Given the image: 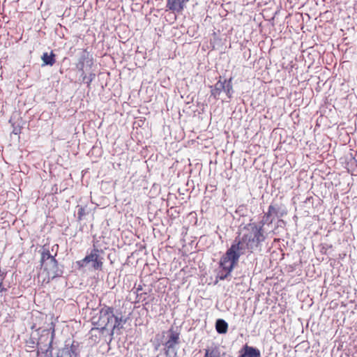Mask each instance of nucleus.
<instances>
[{
    "label": "nucleus",
    "mask_w": 357,
    "mask_h": 357,
    "mask_svg": "<svg viewBox=\"0 0 357 357\" xmlns=\"http://www.w3.org/2000/svg\"><path fill=\"white\" fill-rule=\"evenodd\" d=\"M264 226L259 222H250L240 229L238 236L235 238L233 243L245 254V251L252 253L256 250L261 251V244L267 237Z\"/></svg>",
    "instance_id": "nucleus-1"
},
{
    "label": "nucleus",
    "mask_w": 357,
    "mask_h": 357,
    "mask_svg": "<svg viewBox=\"0 0 357 357\" xmlns=\"http://www.w3.org/2000/svg\"><path fill=\"white\" fill-rule=\"evenodd\" d=\"M125 323L126 319H123L122 315H116L114 307L105 305L99 310L98 320L93 321V324L105 327V329H107V327L110 328V331L108 332L110 336L109 342L113 339L115 331L123 328Z\"/></svg>",
    "instance_id": "nucleus-2"
},
{
    "label": "nucleus",
    "mask_w": 357,
    "mask_h": 357,
    "mask_svg": "<svg viewBox=\"0 0 357 357\" xmlns=\"http://www.w3.org/2000/svg\"><path fill=\"white\" fill-rule=\"evenodd\" d=\"M243 252L232 243L231 247L227 250L225 254L220 260V270L217 274V278L220 280H224L231 275L234 266L238 261L241 255Z\"/></svg>",
    "instance_id": "nucleus-3"
},
{
    "label": "nucleus",
    "mask_w": 357,
    "mask_h": 357,
    "mask_svg": "<svg viewBox=\"0 0 357 357\" xmlns=\"http://www.w3.org/2000/svg\"><path fill=\"white\" fill-rule=\"evenodd\" d=\"M40 263L43 271L46 272L48 282L61 275L62 271L59 268L55 257L50 254L46 245L43 247Z\"/></svg>",
    "instance_id": "nucleus-4"
},
{
    "label": "nucleus",
    "mask_w": 357,
    "mask_h": 357,
    "mask_svg": "<svg viewBox=\"0 0 357 357\" xmlns=\"http://www.w3.org/2000/svg\"><path fill=\"white\" fill-rule=\"evenodd\" d=\"M232 77L228 79H225L222 80V77L220 76L218 81L214 84L210 86L211 96L215 100H218L222 91H224L229 99H231L234 94V89L232 84Z\"/></svg>",
    "instance_id": "nucleus-5"
},
{
    "label": "nucleus",
    "mask_w": 357,
    "mask_h": 357,
    "mask_svg": "<svg viewBox=\"0 0 357 357\" xmlns=\"http://www.w3.org/2000/svg\"><path fill=\"white\" fill-rule=\"evenodd\" d=\"M100 250L95 246L84 259L76 262L79 268L85 267L88 264H91V267L96 271H101L103 266V257L100 256Z\"/></svg>",
    "instance_id": "nucleus-6"
},
{
    "label": "nucleus",
    "mask_w": 357,
    "mask_h": 357,
    "mask_svg": "<svg viewBox=\"0 0 357 357\" xmlns=\"http://www.w3.org/2000/svg\"><path fill=\"white\" fill-rule=\"evenodd\" d=\"M167 333V340L163 343L165 355L175 357L177 354L176 347L180 344V332L171 327Z\"/></svg>",
    "instance_id": "nucleus-7"
},
{
    "label": "nucleus",
    "mask_w": 357,
    "mask_h": 357,
    "mask_svg": "<svg viewBox=\"0 0 357 357\" xmlns=\"http://www.w3.org/2000/svg\"><path fill=\"white\" fill-rule=\"evenodd\" d=\"M287 211L282 209L276 203L269 205L267 212L264 213L260 222L262 225H270L273 223L275 218H282L287 214Z\"/></svg>",
    "instance_id": "nucleus-8"
},
{
    "label": "nucleus",
    "mask_w": 357,
    "mask_h": 357,
    "mask_svg": "<svg viewBox=\"0 0 357 357\" xmlns=\"http://www.w3.org/2000/svg\"><path fill=\"white\" fill-rule=\"evenodd\" d=\"M79 343L73 340L70 344L66 343L65 347L59 349L56 357H79Z\"/></svg>",
    "instance_id": "nucleus-9"
},
{
    "label": "nucleus",
    "mask_w": 357,
    "mask_h": 357,
    "mask_svg": "<svg viewBox=\"0 0 357 357\" xmlns=\"http://www.w3.org/2000/svg\"><path fill=\"white\" fill-rule=\"evenodd\" d=\"M93 64V58L91 54L84 49L82 51L78 62L76 65L77 68L81 73H84L85 68H91Z\"/></svg>",
    "instance_id": "nucleus-10"
},
{
    "label": "nucleus",
    "mask_w": 357,
    "mask_h": 357,
    "mask_svg": "<svg viewBox=\"0 0 357 357\" xmlns=\"http://www.w3.org/2000/svg\"><path fill=\"white\" fill-rule=\"evenodd\" d=\"M54 336V330L50 333L48 330H43L37 342L38 348H52Z\"/></svg>",
    "instance_id": "nucleus-11"
},
{
    "label": "nucleus",
    "mask_w": 357,
    "mask_h": 357,
    "mask_svg": "<svg viewBox=\"0 0 357 357\" xmlns=\"http://www.w3.org/2000/svg\"><path fill=\"white\" fill-rule=\"evenodd\" d=\"M190 0H167L166 8L172 13H180L186 6Z\"/></svg>",
    "instance_id": "nucleus-12"
},
{
    "label": "nucleus",
    "mask_w": 357,
    "mask_h": 357,
    "mask_svg": "<svg viewBox=\"0 0 357 357\" xmlns=\"http://www.w3.org/2000/svg\"><path fill=\"white\" fill-rule=\"evenodd\" d=\"M107 331V329H105V327L98 326L92 328L89 333V340L93 344H97L100 341L101 337L105 335V333Z\"/></svg>",
    "instance_id": "nucleus-13"
},
{
    "label": "nucleus",
    "mask_w": 357,
    "mask_h": 357,
    "mask_svg": "<svg viewBox=\"0 0 357 357\" xmlns=\"http://www.w3.org/2000/svg\"><path fill=\"white\" fill-rule=\"evenodd\" d=\"M244 353L241 357H260V351L258 349L245 345L244 347Z\"/></svg>",
    "instance_id": "nucleus-14"
},
{
    "label": "nucleus",
    "mask_w": 357,
    "mask_h": 357,
    "mask_svg": "<svg viewBox=\"0 0 357 357\" xmlns=\"http://www.w3.org/2000/svg\"><path fill=\"white\" fill-rule=\"evenodd\" d=\"M41 59L43 61V66H52L56 63L55 54L52 51L50 54L45 52L43 54Z\"/></svg>",
    "instance_id": "nucleus-15"
},
{
    "label": "nucleus",
    "mask_w": 357,
    "mask_h": 357,
    "mask_svg": "<svg viewBox=\"0 0 357 357\" xmlns=\"http://www.w3.org/2000/svg\"><path fill=\"white\" fill-rule=\"evenodd\" d=\"M143 288L141 284L138 285L137 287L135 288L134 293L136 294V300L135 301V303H139L145 301L147 298V293L142 291Z\"/></svg>",
    "instance_id": "nucleus-16"
},
{
    "label": "nucleus",
    "mask_w": 357,
    "mask_h": 357,
    "mask_svg": "<svg viewBox=\"0 0 357 357\" xmlns=\"http://www.w3.org/2000/svg\"><path fill=\"white\" fill-rule=\"evenodd\" d=\"M215 329L219 334H225L227 332L228 324L224 319H218L215 323Z\"/></svg>",
    "instance_id": "nucleus-17"
},
{
    "label": "nucleus",
    "mask_w": 357,
    "mask_h": 357,
    "mask_svg": "<svg viewBox=\"0 0 357 357\" xmlns=\"http://www.w3.org/2000/svg\"><path fill=\"white\" fill-rule=\"evenodd\" d=\"M204 357H224L223 355H221L220 351L219 348L217 347L207 348L204 349Z\"/></svg>",
    "instance_id": "nucleus-18"
},
{
    "label": "nucleus",
    "mask_w": 357,
    "mask_h": 357,
    "mask_svg": "<svg viewBox=\"0 0 357 357\" xmlns=\"http://www.w3.org/2000/svg\"><path fill=\"white\" fill-rule=\"evenodd\" d=\"M38 357H52V348H38L37 351Z\"/></svg>",
    "instance_id": "nucleus-19"
},
{
    "label": "nucleus",
    "mask_w": 357,
    "mask_h": 357,
    "mask_svg": "<svg viewBox=\"0 0 357 357\" xmlns=\"http://www.w3.org/2000/svg\"><path fill=\"white\" fill-rule=\"evenodd\" d=\"M81 76L82 77V82L87 84V86H89L92 81L96 77V74L93 73H91L88 76L84 72L81 73Z\"/></svg>",
    "instance_id": "nucleus-20"
},
{
    "label": "nucleus",
    "mask_w": 357,
    "mask_h": 357,
    "mask_svg": "<svg viewBox=\"0 0 357 357\" xmlns=\"http://www.w3.org/2000/svg\"><path fill=\"white\" fill-rule=\"evenodd\" d=\"M84 214H85L84 208L82 206H79L78 208V211H77L78 219L82 220V218L84 215Z\"/></svg>",
    "instance_id": "nucleus-21"
},
{
    "label": "nucleus",
    "mask_w": 357,
    "mask_h": 357,
    "mask_svg": "<svg viewBox=\"0 0 357 357\" xmlns=\"http://www.w3.org/2000/svg\"><path fill=\"white\" fill-rule=\"evenodd\" d=\"M12 132L14 135L20 134L21 132V128L20 126L14 127Z\"/></svg>",
    "instance_id": "nucleus-22"
},
{
    "label": "nucleus",
    "mask_w": 357,
    "mask_h": 357,
    "mask_svg": "<svg viewBox=\"0 0 357 357\" xmlns=\"http://www.w3.org/2000/svg\"><path fill=\"white\" fill-rule=\"evenodd\" d=\"M28 347L30 348H34L35 347V341L33 340H30L28 342Z\"/></svg>",
    "instance_id": "nucleus-23"
},
{
    "label": "nucleus",
    "mask_w": 357,
    "mask_h": 357,
    "mask_svg": "<svg viewBox=\"0 0 357 357\" xmlns=\"http://www.w3.org/2000/svg\"><path fill=\"white\" fill-rule=\"evenodd\" d=\"M159 347H160V344H156V345L155 346V350H158V348H159Z\"/></svg>",
    "instance_id": "nucleus-24"
},
{
    "label": "nucleus",
    "mask_w": 357,
    "mask_h": 357,
    "mask_svg": "<svg viewBox=\"0 0 357 357\" xmlns=\"http://www.w3.org/2000/svg\"><path fill=\"white\" fill-rule=\"evenodd\" d=\"M279 222H284V221L282 220H278L277 224L278 225Z\"/></svg>",
    "instance_id": "nucleus-25"
},
{
    "label": "nucleus",
    "mask_w": 357,
    "mask_h": 357,
    "mask_svg": "<svg viewBox=\"0 0 357 357\" xmlns=\"http://www.w3.org/2000/svg\"><path fill=\"white\" fill-rule=\"evenodd\" d=\"M54 247L58 248V245H56H56H54L52 247V251L54 250Z\"/></svg>",
    "instance_id": "nucleus-26"
}]
</instances>
